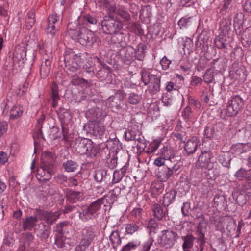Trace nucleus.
I'll use <instances>...</instances> for the list:
<instances>
[{
	"label": "nucleus",
	"instance_id": "nucleus-3",
	"mask_svg": "<svg viewBox=\"0 0 251 251\" xmlns=\"http://www.w3.org/2000/svg\"><path fill=\"white\" fill-rule=\"evenodd\" d=\"M172 161L173 163L167 161L166 164L159 171L158 177L161 181H167L174 174L180 169V163L178 160Z\"/></svg>",
	"mask_w": 251,
	"mask_h": 251
},
{
	"label": "nucleus",
	"instance_id": "nucleus-54",
	"mask_svg": "<svg viewBox=\"0 0 251 251\" xmlns=\"http://www.w3.org/2000/svg\"><path fill=\"white\" fill-rule=\"evenodd\" d=\"M117 14L126 21H129L131 19L128 12L123 8H119L117 10Z\"/></svg>",
	"mask_w": 251,
	"mask_h": 251
},
{
	"label": "nucleus",
	"instance_id": "nucleus-52",
	"mask_svg": "<svg viewBox=\"0 0 251 251\" xmlns=\"http://www.w3.org/2000/svg\"><path fill=\"white\" fill-rule=\"evenodd\" d=\"M124 136L127 141H131L136 139V134L135 131L127 130L125 132Z\"/></svg>",
	"mask_w": 251,
	"mask_h": 251
},
{
	"label": "nucleus",
	"instance_id": "nucleus-51",
	"mask_svg": "<svg viewBox=\"0 0 251 251\" xmlns=\"http://www.w3.org/2000/svg\"><path fill=\"white\" fill-rule=\"evenodd\" d=\"M112 34L111 40L113 43H119L123 40L124 37L123 33L121 31Z\"/></svg>",
	"mask_w": 251,
	"mask_h": 251
},
{
	"label": "nucleus",
	"instance_id": "nucleus-38",
	"mask_svg": "<svg viewBox=\"0 0 251 251\" xmlns=\"http://www.w3.org/2000/svg\"><path fill=\"white\" fill-rule=\"evenodd\" d=\"M23 113L22 107L20 106H14L10 110V118L14 120L18 118Z\"/></svg>",
	"mask_w": 251,
	"mask_h": 251
},
{
	"label": "nucleus",
	"instance_id": "nucleus-9",
	"mask_svg": "<svg viewBox=\"0 0 251 251\" xmlns=\"http://www.w3.org/2000/svg\"><path fill=\"white\" fill-rule=\"evenodd\" d=\"M104 198L98 199L95 201L91 203L88 207L79 212V218L82 220H88L96 217L98 215V211L101 205L103 203Z\"/></svg>",
	"mask_w": 251,
	"mask_h": 251
},
{
	"label": "nucleus",
	"instance_id": "nucleus-31",
	"mask_svg": "<svg viewBox=\"0 0 251 251\" xmlns=\"http://www.w3.org/2000/svg\"><path fill=\"white\" fill-rule=\"evenodd\" d=\"M242 14L241 13L237 14L234 19V26L236 34H240L243 28Z\"/></svg>",
	"mask_w": 251,
	"mask_h": 251
},
{
	"label": "nucleus",
	"instance_id": "nucleus-64",
	"mask_svg": "<svg viewBox=\"0 0 251 251\" xmlns=\"http://www.w3.org/2000/svg\"><path fill=\"white\" fill-rule=\"evenodd\" d=\"M215 133V130L212 126H207L204 130V136L207 138H212Z\"/></svg>",
	"mask_w": 251,
	"mask_h": 251
},
{
	"label": "nucleus",
	"instance_id": "nucleus-22",
	"mask_svg": "<svg viewBox=\"0 0 251 251\" xmlns=\"http://www.w3.org/2000/svg\"><path fill=\"white\" fill-rule=\"evenodd\" d=\"M35 13L34 10H30L27 14L25 19V25L28 30L31 29L35 25Z\"/></svg>",
	"mask_w": 251,
	"mask_h": 251
},
{
	"label": "nucleus",
	"instance_id": "nucleus-23",
	"mask_svg": "<svg viewBox=\"0 0 251 251\" xmlns=\"http://www.w3.org/2000/svg\"><path fill=\"white\" fill-rule=\"evenodd\" d=\"M51 65V59L49 57L45 58L40 68V74L42 77L45 78L48 75L50 70Z\"/></svg>",
	"mask_w": 251,
	"mask_h": 251
},
{
	"label": "nucleus",
	"instance_id": "nucleus-42",
	"mask_svg": "<svg viewBox=\"0 0 251 251\" xmlns=\"http://www.w3.org/2000/svg\"><path fill=\"white\" fill-rule=\"evenodd\" d=\"M63 166L67 172H74L77 170L78 166L75 162L68 160L63 164Z\"/></svg>",
	"mask_w": 251,
	"mask_h": 251
},
{
	"label": "nucleus",
	"instance_id": "nucleus-39",
	"mask_svg": "<svg viewBox=\"0 0 251 251\" xmlns=\"http://www.w3.org/2000/svg\"><path fill=\"white\" fill-rule=\"evenodd\" d=\"M107 174L106 170L98 169L95 171L94 177L97 182H100L106 178Z\"/></svg>",
	"mask_w": 251,
	"mask_h": 251
},
{
	"label": "nucleus",
	"instance_id": "nucleus-49",
	"mask_svg": "<svg viewBox=\"0 0 251 251\" xmlns=\"http://www.w3.org/2000/svg\"><path fill=\"white\" fill-rule=\"evenodd\" d=\"M139 245V243H136L133 241L129 242L125 245L121 251H133Z\"/></svg>",
	"mask_w": 251,
	"mask_h": 251
},
{
	"label": "nucleus",
	"instance_id": "nucleus-7",
	"mask_svg": "<svg viewBox=\"0 0 251 251\" xmlns=\"http://www.w3.org/2000/svg\"><path fill=\"white\" fill-rule=\"evenodd\" d=\"M125 97L124 93L122 92H117L114 95L109 97L107 99L106 104L112 108L126 111L128 110V106L124 101Z\"/></svg>",
	"mask_w": 251,
	"mask_h": 251
},
{
	"label": "nucleus",
	"instance_id": "nucleus-24",
	"mask_svg": "<svg viewBox=\"0 0 251 251\" xmlns=\"http://www.w3.org/2000/svg\"><path fill=\"white\" fill-rule=\"evenodd\" d=\"M196 22L194 17L185 16L179 20L178 24L180 28H187L196 23Z\"/></svg>",
	"mask_w": 251,
	"mask_h": 251
},
{
	"label": "nucleus",
	"instance_id": "nucleus-16",
	"mask_svg": "<svg viewBox=\"0 0 251 251\" xmlns=\"http://www.w3.org/2000/svg\"><path fill=\"white\" fill-rule=\"evenodd\" d=\"M101 109L96 107L89 110L87 113V116L91 119V121H100L105 115H103Z\"/></svg>",
	"mask_w": 251,
	"mask_h": 251
},
{
	"label": "nucleus",
	"instance_id": "nucleus-35",
	"mask_svg": "<svg viewBox=\"0 0 251 251\" xmlns=\"http://www.w3.org/2000/svg\"><path fill=\"white\" fill-rule=\"evenodd\" d=\"M240 136L249 141L248 144H251V125H247L245 128L239 130Z\"/></svg>",
	"mask_w": 251,
	"mask_h": 251
},
{
	"label": "nucleus",
	"instance_id": "nucleus-6",
	"mask_svg": "<svg viewBox=\"0 0 251 251\" xmlns=\"http://www.w3.org/2000/svg\"><path fill=\"white\" fill-rule=\"evenodd\" d=\"M64 61L65 67L71 72L77 71L81 66L80 56L75 54L72 50L65 51L64 55Z\"/></svg>",
	"mask_w": 251,
	"mask_h": 251
},
{
	"label": "nucleus",
	"instance_id": "nucleus-56",
	"mask_svg": "<svg viewBox=\"0 0 251 251\" xmlns=\"http://www.w3.org/2000/svg\"><path fill=\"white\" fill-rule=\"evenodd\" d=\"M196 234L197 235V240L200 242V247H204L206 241L203 232L196 231Z\"/></svg>",
	"mask_w": 251,
	"mask_h": 251
},
{
	"label": "nucleus",
	"instance_id": "nucleus-44",
	"mask_svg": "<svg viewBox=\"0 0 251 251\" xmlns=\"http://www.w3.org/2000/svg\"><path fill=\"white\" fill-rule=\"evenodd\" d=\"M248 143H238L233 147V149L237 154L242 153L248 150Z\"/></svg>",
	"mask_w": 251,
	"mask_h": 251
},
{
	"label": "nucleus",
	"instance_id": "nucleus-13",
	"mask_svg": "<svg viewBox=\"0 0 251 251\" xmlns=\"http://www.w3.org/2000/svg\"><path fill=\"white\" fill-rule=\"evenodd\" d=\"M95 237L94 229L91 227H86L81 231V239L80 244L87 248L92 242Z\"/></svg>",
	"mask_w": 251,
	"mask_h": 251
},
{
	"label": "nucleus",
	"instance_id": "nucleus-5",
	"mask_svg": "<svg viewBox=\"0 0 251 251\" xmlns=\"http://www.w3.org/2000/svg\"><path fill=\"white\" fill-rule=\"evenodd\" d=\"M212 158L213 155L210 151H202L198 158L197 164L200 168L213 171L214 175H218L217 164L211 160Z\"/></svg>",
	"mask_w": 251,
	"mask_h": 251
},
{
	"label": "nucleus",
	"instance_id": "nucleus-45",
	"mask_svg": "<svg viewBox=\"0 0 251 251\" xmlns=\"http://www.w3.org/2000/svg\"><path fill=\"white\" fill-rule=\"evenodd\" d=\"M39 236L42 239H47L50 233V226L44 225L43 228L40 229L39 231Z\"/></svg>",
	"mask_w": 251,
	"mask_h": 251
},
{
	"label": "nucleus",
	"instance_id": "nucleus-14",
	"mask_svg": "<svg viewBox=\"0 0 251 251\" xmlns=\"http://www.w3.org/2000/svg\"><path fill=\"white\" fill-rule=\"evenodd\" d=\"M53 172L50 166L43 165L37 169L36 177L41 181L48 180L51 178Z\"/></svg>",
	"mask_w": 251,
	"mask_h": 251
},
{
	"label": "nucleus",
	"instance_id": "nucleus-1",
	"mask_svg": "<svg viewBox=\"0 0 251 251\" xmlns=\"http://www.w3.org/2000/svg\"><path fill=\"white\" fill-rule=\"evenodd\" d=\"M142 81L145 85H149L147 92L151 95H154L160 90V77L147 71L142 70L141 73Z\"/></svg>",
	"mask_w": 251,
	"mask_h": 251
},
{
	"label": "nucleus",
	"instance_id": "nucleus-33",
	"mask_svg": "<svg viewBox=\"0 0 251 251\" xmlns=\"http://www.w3.org/2000/svg\"><path fill=\"white\" fill-rule=\"evenodd\" d=\"M142 95L135 93H131L128 94L127 98L128 102L132 105L139 104L142 100Z\"/></svg>",
	"mask_w": 251,
	"mask_h": 251
},
{
	"label": "nucleus",
	"instance_id": "nucleus-18",
	"mask_svg": "<svg viewBox=\"0 0 251 251\" xmlns=\"http://www.w3.org/2000/svg\"><path fill=\"white\" fill-rule=\"evenodd\" d=\"M56 160L55 154L50 152L45 151L42 156L41 160L43 165L50 166L52 168L53 167Z\"/></svg>",
	"mask_w": 251,
	"mask_h": 251
},
{
	"label": "nucleus",
	"instance_id": "nucleus-27",
	"mask_svg": "<svg viewBox=\"0 0 251 251\" xmlns=\"http://www.w3.org/2000/svg\"><path fill=\"white\" fill-rule=\"evenodd\" d=\"M181 239L183 241L182 248L184 249H191L194 245L196 238L191 234H188L185 236H181Z\"/></svg>",
	"mask_w": 251,
	"mask_h": 251
},
{
	"label": "nucleus",
	"instance_id": "nucleus-48",
	"mask_svg": "<svg viewBox=\"0 0 251 251\" xmlns=\"http://www.w3.org/2000/svg\"><path fill=\"white\" fill-rule=\"evenodd\" d=\"M81 29L82 28H80L76 29H69L68 31V35L73 39L77 40L78 41L79 35H80V33L81 32Z\"/></svg>",
	"mask_w": 251,
	"mask_h": 251
},
{
	"label": "nucleus",
	"instance_id": "nucleus-4",
	"mask_svg": "<svg viewBox=\"0 0 251 251\" xmlns=\"http://www.w3.org/2000/svg\"><path fill=\"white\" fill-rule=\"evenodd\" d=\"M100 24L103 32L109 35L121 31L123 26V23L121 21L107 16H105L101 21Z\"/></svg>",
	"mask_w": 251,
	"mask_h": 251
},
{
	"label": "nucleus",
	"instance_id": "nucleus-26",
	"mask_svg": "<svg viewBox=\"0 0 251 251\" xmlns=\"http://www.w3.org/2000/svg\"><path fill=\"white\" fill-rule=\"evenodd\" d=\"M241 43L246 47H249L251 44V27L246 28L243 32L241 37Z\"/></svg>",
	"mask_w": 251,
	"mask_h": 251
},
{
	"label": "nucleus",
	"instance_id": "nucleus-37",
	"mask_svg": "<svg viewBox=\"0 0 251 251\" xmlns=\"http://www.w3.org/2000/svg\"><path fill=\"white\" fill-rule=\"evenodd\" d=\"M141 224H140L139 222L127 224L126 227V232L128 234H132L138 231L141 228Z\"/></svg>",
	"mask_w": 251,
	"mask_h": 251
},
{
	"label": "nucleus",
	"instance_id": "nucleus-34",
	"mask_svg": "<svg viewBox=\"0 0 251 251\" xmlns=\"http://www.w3.org/2000/svg\"><path fill=\"white\" fill-rule=\"evenodd\" d=\"M162 155L167 161H169L171 163H173V160H177L176 159L175 155L173 151L167 148L164 147L163 150L161 151Z\"/></svg>",
	"mask_w": 251,
	"mask_h": 251
},
{
	"label": "nucleus",
	"instance_id": "nucleus-25",
	"mask_svg": "<svg viewBox=\"0 0 251 251\" xmlns=\"http://www.w3.org/2000/svg\"><path fill=\"white\" fill-rule=\"evenodd\" d=\"M89 140L86 138L77 139L75 142V149L79 153L85 154Z\"/></svg>",
	"mask_w": 251,
	"mask_h": 251
},
{
	"label": "nucleus",
	"instance_id": "nucleus-41",
	"mask_svg": "<svg viewBox=\"0 0 251 251\" xmlns=\"http://www.w3.org/2000/svg\"><path fill=\"white\" fill-rule=\"evenodd\" d=\"M198 218L200 219V221L198 223L197 226L196 231H202L203 232L204 230H205L207 226V223L204 219V217L203 215H201L197 217Z\"/></svg>",
	"mask_w": 251,
	"mask_h": 251
},
{
	"label": "nucleus",
	"instance_id": "nucleus-59",
	"mask_svg": "<svg viewBox=\"0 0 251 251\" xmlns=\"http://www.w3.org/2000/svg\"><path fill=\"white\" fill-rule=\"evenodd\" d=\"M103 6L109 13H114L116 11L115 5L111 3L107 2L105 0H103Z\"/></svg>",
	"mask_w": 251,
	"mask_h": 251
},
{
	"label": "nucleus",
	"instance_id": "nucleus-30",
	"mask_svg": "<svg viewBox=\"0 0 251 251\" xmlns=\"http://www.w3.org/2000/svg\"><path fill=\"white\" fill-rule=\"evenodd\" d=\"M127 167L126 165H125L120 170L114 171L112 179L113 183H116L121 181L125 175Z\"/></svg>",
	"mask_w": 251,
	"mask_h": 251
},
{
	"label": "nucleus",
	"instance_id": "nucleus-17",
	"mask_svg": "<svg viewBox=\"0 0 251 251\" xmlns=\"http://www.w3.org/2000/svg\"><path fill=\"white\" fill-rule=\"evenodd\" d=\"M39 216L35 214V216L27 217L23 222V228L24 230H31L34 226L36 225Z\"/></svg>",
	"mask_w": 251,
	"mask_h": 251
},
{
	"label": "nucleus",
	"instance_id": "nucleus-53",
	"mask_svg": "<svg viewBox=\"0 0 251 251\" xmlns=\"http://www.w3.org/2000/svg\"><path fill=\"white\" fill-rule=\"evenodd\" d=\"M143 46H139L137 50L135 51V58L138 60H142L144 56V50Z\"/></svg>",
	"mask_w": 251,
	"mask_h": 251
},
{
	"label": "nucleus",
	"instance_id": "nucleus-61",
	"mask_svg": "<svg viewBox=\"0 0 251 251\" xmlns=\"http://www.w3.org/2000/svg\"><path fill=\"white\" fill-rule=\"evenodd\" d=\"M62 127V134L63 139L65 141H68L69 140L68 131L69 129L67 125L68 124H61Z\"/></svg>",
	"mask_w": 251,
	"mask_h": 251
},
{
	"label": "nucleus",
	"instance_id": "nucleus-20",
	"mask_svg": "<svg viewBox=\"0 0 251 251\" xmlns=\"http://www.w3.org/2000/svg\"><path fill=\"white\" fill-rule=\"evenodd\" d=\"M82 194L80 191H75L72 189H68L66 192V197L70 202L74 203L80 201Z\"/></svg>",
	"mask_w": 251,
	"mask_h": 251
},
{
	"label": "nucleus",
	"instance_id": "nucleus-11",
	"mask_svg": "<svg viewBox=\"0 0 251 251\" xmlns=\"http://www.w3.org/2000/svg\"><path fill=\"white\" fill-rule=\"evenodd\" d=\"M87 131L96 138L101 139L105 133V128L101 121H90L88 124Z\"/></svg>",
	"mask_w": 251,
	"mask_h": 251
},
{
	"label": "nucleus",
	"instance_id": "nucleus-2",
	"mask_svg": "<svg viewBox=\"0 0 251 251\" xmlns=\"http://www.w3.org/2000/svg\"><path fill=\"white\" fill-rule=\"evenodd\" d=\"M243 105L244 100L240 96H233L228 100L226 107L221 110L220 116L224 119L226 117L236 116L243 108Z\"/></svg>",
	"mask_w": 251,
	"mask_h": 251
},
{
	"label": "nucleus",
	"instance_id": "nucleus-46",
	"mask_svg": "<svg viewBox=\"0 0 251 251\" xmlns=\"http://www.w3.org/2000/svg\"><path fill=\"white\" fill-rule=\"evenodd\" d=\"M247 171L245 169L241 168L236 172L235 176L238 179L240 180H243V178L251 180V176H247Z\"/></svg>",
	"mask_w": 251,
	"mask_h": 251
},
{
	"label": "nucleus",
	"instance_id": "nucleus-36",
	"mask_svg": "<svg viewBox=\"0 0 251 251\" xmlns=\"http://www.w3.org/2000/svg\"><path fill=\"white\" fill-rule=\"evenodd\" d=\"M85 154L91 156H95L99 152L97 147H95L91 140H89Z\"/></svg>",
	"mask_w": 251,
	"mask_h": 251
},
{
	"label": "nucleus",
	"instance_id": "nucleus-55",
	"mask_svg": "<svg viewBox=\"0 0 251 251\" xmlns=\"http://www.w3.org/2000/svg\"><path fill=\"white\" fill-rule=\"evenodd\" d=\"M154 242V239L152 237L149 238L142 245V251H150L151 247Z\"/></svg>",
	"mask_w": 251,
	"mask_h": 251
},
{
	"label": "nucleus",
	"instance_id": "nucleus-47",
	"mask_svg": "<svg viewBox=\"0 0 251 251\" xmlns=\"http://www.w3.org/2000/svg\"><path fill=\"white\" fill-rule=\"evenodd\" d=\"M231 160V158L228 154L219 156V160L224 167H228L230 165Z\"/></svg>",
	"mask_w": 251,
	"mask_h": 251
},
{
	"label": "nucleus",
	"instance_id": "nucleus-58",
	"mask_svg": "<svg viewBox=\"0 0 251 251\" xmlns=\"http://www.w3.org/2000/svg\"><path fill=\"white\" fill-rule=\"evenodd\" d=\"M181 115L185 120H188L190 119L192 115L190 107L189 106H187L182 112Z\"/></svg>",
	"mask_w": 251,
	"mask_h": 251
},
{
	"label": "nucleus",
	"instance_id": "nucleus-10",
	"mask_svg": "<svg viewBox=\"0 0 251 251\" xmlns=\"http://www.w3.org/2000/svg\"><path fill=\"white\" fill-rule=\"evenodd\" d=\"M98 39V37L92 31L85 28H82L77 41L81 45L90 48L93 46Z\"/></svg>",
	"mask_w": 251,
	"mask_h": 251
},
{
	"label": "nucleus",
	"instance_id": "nucleus-62",
	"mask_svg": "<svg viewBox=\"0 0 251 251\" xmlns=\"http://www.w3.org/2000/svg\"><path fill=\"white\" fill-rule=\"evenodd\" d=\"M172 61L169 60L165 56H164L160 60V64L163 70H167L169 68L170 65L171 64Z\"/></svg>",
	"mask_w": 251,
	"mask_h": 251
},
{
	"label": "nucleus",
	"instance_id": "nucleus-29",
	"mask_svg": "<svg viewBox=\"0 0 251 251\" xmlns=\"http://www.w3.org/2000/svg\"><path fill=\"white\" fill-rule=\"evenodd\" d=\"M51 97L52 99V106L56 107L58 101L60 100V97L58 94V87L57 85L53 83L51 85Z\"/></svg>",
	"mask_w": 251,
	"mask_h": 251
},
{
	"label": "nucleus",
	"instance_id": "nucleus-57",
	"mask_svg": "<svg viewBox=\"0 0 251 251\" xmlns=\"http://www.w3.org/2000/svg\"><path fill=\"white\" fill-rule=\"evenodd\" d=\"M158 226L156 220L154 219H151L147 224V227L149 229L151 232H154Z\"/></svg>",
	"mask_w": 251,
	"mask_h": 251
},
{
	"label": "nucleus",
	"instance_id": "nucleus-12",
	"mask_svg": "<svg viewBox=\"0 0 251 251\" xmlns=\"http://www.w3.org/2000/svg\"><path fill=\"white\" fill-rule=\"evenodd\" d=\"M61 213L60 211H43L40 209H36V214L39 216L41 220H45L48 224L52 225L58 218H59Z\"/></svg>",
	"mask_w": 251,
	"mask_h": 251
},
{
	"label": "nucleus",
	"instance_id": "nucleus-60",
	"mask_svg": "<svg viewBox=\"0 0 251 251\" xmlns=\"http://www.w3.org/2000/svg\"><path fill=\"white\" fill-rule=\"evenodd\" d=\"M190 208L191 204L190 202H185L183 203L181 207V212L184 216H188L189 215Z\"/></svg>",
	"mask_w": 251,
	"mask_h": 251
},
{
	"label": "nucleus",
	"instance_id": "nucleus-28",
	"mask_svg": "<svg viewBox=\"0 0 251 251\" xmlns=\"http://www.w3.org/2000/svg\"><path fill=\"white\" fill-rule=\"evenodd\" d=\"M176 193V191L172 190L164 195L163 199V203L164 206H168L174 201Z\"/></svg>",
	"mask_w": 251,
	"mask_h": 251
},
{
	"label": "nucleus",
	"instance_id": "nucleus-8",
	"mask_svg": "<svg viewBox=\"0 0 251 251\" xmlns=\"http://www.w3.org/2000/svg\"><path fill=\"white\" fill-rule=\"evenodd\" d=\"M179 236L175 231L171 230H165L162 231V234L157 239L158 243L166 249L173 247Z\"/></svg>",
	"mask_w": 251,
	"mask_h": 251
},
{
	"label": "nucleus",
	"instance_id": "nucleus-40",
	"mask_svg": "<svg viewBox=\"0 0 251 251\" xmlns=\"http://www.w3.org/2000/svg\"><path fill=\"white\" fill-rule=\"evenodd\" d=\"M215 46L219 49H226L227 44V41L223 36H217L214 40Z\"/></svg>",
	"mask_w": 251,
	"mask_h": 251
},
{
	"label": "nucleus",
	"instance_id": "nucleus-21",
	"mask_svg": "<svg viewBox=\"0 0 251 251\" xmlns=\"http://www.w3.org/2000/svg\"><path fill=\"white\" fill-rule=\"evenodd\" d=\"M198 144L199 141L197 138L193 137L187 142L185 150L189 154H193L196 151Z\"/></svg>",
	"mask_w": 251,
	"mask_h": 251
},
{
	"label": "nucleus",
	"instance_id": "nucleus-15",
	"mask_svg": "<svg viewBox=\"0 0 251 251\" xmlns=\"http://www.w3.org/2000/svg\"><path fill=\"white\" fill-rule=\"evenodd\" d=\"M154 217L158 220H162L166 216L167 209L160 204L155 203L151 207Z\"/></svg>",
	"mask_w": 251,
	"mask_h": 251
},
{
	"label": "nucleus",
	"instance_id": "nucleus-19",
	"mask_svg": "<svg viewBox=\"0 0 251 251\" xmlns=\"http://www.w3.org/2000/svg\"><path fill=\"white\" fill-rule=\"evenodd\" d=\"M57 114L61 124H68L72 118L70 112L63 107H60Z\"/></svg>",
	"mask_w": 251,
	"mask_h": 251
},
{
	"label": "nucleus",
	"instance_id": "nucleus-50",
	"mask_svg": "<svg viewBox=\"0 0 251 251\" xmlns=\"http://www.w3.org/2000/svg\"><path fill=\"white\" fill-rule=\"evenodd\" d=\"M69 222L67 221L57 224L55 227L54 231L57 232L60 235L64 234L63 228L68 226Z\"/></svg>",
	"mask_w": 251,
	"mask_h": 251
},
{
	"label": "nucleus",
	"instance_id": "nucleus-43",
	"mask_svg": "<svg viewBox=\"0 0 251 251\" xmlns=\"http://www.w3.org/2000/svg\"><path fill=\"white\" fill-rule=\"evenodd\" d=\"M214 74L213 70L207 69L203 75L204 81L207 83H212L214 80Z\"/></svg>",
	"mask_w": 251,
	"mask_h": 251
},
{
	"label": "nucleus",
	"instance_id": "nucleus-32",
	"mask_svg": "<svg viewBox=\"0 0 251 251\" xmlns=\"http://www.w3.org/2000/svg\"><path fill=\"white\" fill-rule=\"evenodd\" d=\"M109 240L114 248H115L118 245H121V240L120 237L119 232L117 230L113 231L111 232L109 236Z\"/></svg>",
	"mask_w": 251,
	"mask_h": 251
},
{
	"label": "nucleus",
	"instance_id": "nucleus-63",
	"mask_svg": "<svg viewBox=\"0 0 251 251\" xmlns=\"http://www.w3.org/2000/svg\"><path fill=\"white\" fill-rule=\"evenodd\" d=\"M188 105H194L197 108H199L201 107V103L197 100L194 99L192 96H188Z\"/></svg>",
	"mask_w": 251,
	"mask_h": 251
}]
</instances>
